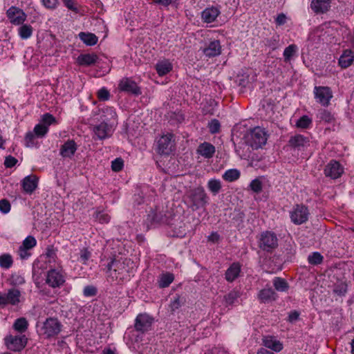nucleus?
Masks as SVG:
<instances>
[{"mask_svg": "<svg viewBox=\"0 0 354 354\" xmlns=\"http://www.w3.org/2000/svg\"><path fill=\"white\" fill-rule=\"evenodd\" d=\"M319 118L326 123H332L335 121L333 115L327 110H322L319 113Z\"/></svg>", "mask_w": 354, "mask_h": 354, "instance_id": "nucleus-42", "label": "nucleus"}, {"mask_svg": "<svg viewBox=\"0 0 354 354\" xmlns=\"http://www.w3.org/2000/svg\"><path fill=\"white\" fill-rule=\"evenodd\" d=\"M48 131V126H46L45 124L39 123L35 125L33 129V133L37 136L38 138H43L44 137L46 133Z\"/></svg>", "mask_w": 354, "mask_h": 354, "instance_id": "nucleus-39", "label": "nucleus"}, {"mask_svg": "<svg viewBox=\"0 0 354 354\" xmlns=\"http://www.w3.org/2000/svg\"><path fill=\"white\" fill-rule=\"evenodd\" d=\"M262 342L265 347L270 348L274 352H279L283 348V344L273 336H265L262 339Z\"/></svg>", "mask_w": 354, "mask_h": 354, "instance_id": "nucleus-19", "label": "nucleus"}, {"mask_svg": "<svg viewBox=\"0 0 354 354\" xmlns=\"http://www.w3.org/2000/svg\"><path fill=\"white\" fill-rule=\"evenodd\" d=\"M41 121L44 123L43 124L48 127L50 124L56 122V119L52 114L46 113L41 116Z\"/></svg>", "mask_w": 354, "mask_h": 354, "instance_id": "nucleus-50", "label": "nucleus"}, {"mask_svg": "<svg viewBox=\"0 0 354 354\" xmlns=\"http://www.w3.org/2000/svg\"><path fill=\"white\" fill-rule=\"evenodd\" d=\"M279 41V36L274 35L271 38L267 39L265 40V45L272 50H275L277 48Z\"/></svg>", "mask_w": 354, "mask_h": 354, "instance_id": "nucleus-44", "label": "nucleus"}, {"mask_svg": "<svg viewBox=\"0 0 354 354\" xmlns=\"http://www.w3.org/2000/svg\"><path fill=\"white\" fill-rule=\"evenodd\" d=\"M323 259V256L318 252H314L308 257V263L313 266L321 264Z\"/></svg>", "mask_w": 354, "mask_h": 354, "instance_id": "nucleus-38", "label": "nucleus"}, {"mask_svg": "<svg viewBox=\"0 0 354 354\" xmlns=\"http://www.w3.org/2000/svg\"><path fill=\"white\" fill-rule=\"evenodd\" d=\"M220 239V235L216 232H213L207 237V240L212 243H217Z\"/></svg>", "mask_w": 354, "mask_h": 354, "instance_id": "nucleus-64", "label": "nucleus"}, {"mask_svg": "<svg viewBox=\"0 0 354 354\" xmlns=\"http://www.w3.org/2000/svg\"><path fill=\"white\" fill-rule=\"evenodd\" d=\"M13 264V259L10 254L0 255V267L4 269H9Z\"/></svg>", "mask_w": 354, "mask_h": 354, "instance_id": "nucleus-36", "label": "nucleus"}, {"mask_svg": "<svg viewBox=\"0 0 354 354\" xmlns=\"http://www.w3.org/2000/svg\"><path fill=\"white\" fill-rule=\"evenodd\" d=\"M172 64L168 59L159 61L156 65V69L160 76H163L172 70Z\"/></svg>", "mask_w": 354, "mask_h": 354, "instance_id": "nucleus-26", "label": "nucleus"}, {"mask_svg": "<svg viewBox=\"0 0 354 354\" xmlns=\"http://www.w3.org/2000/svg\"><path fill=\"white\" fill-rule=\"evenodd\" d=\"M240 171L236 169L227 170L223 175V178L227 182H233L240 177Z\"/></svg>", "mask_w": 354, "mask_h": 354, "instance_id": "nucleus-34", "label": "nucleus"}, {"mask_svg": "<svg viewBox=\"0 0 354 354\" xmlns=\"http://www.w3.org/2000/svg\"><path fill=\"white\" fill-rule=\"evenodd\" d=\"M344 172V168L339 162L331 160L326 166L324 173L326 177L331 179L339 178Z\"/></svg>", "mask_w": 354, "mask_h": 354, "instance_id": "nucleus-12", "label": "nucleus"}, {"mask_svg": "<svg viewBox=\"0 0 354 354\" xmlns=\"http://www.w3.org/2000/svg\"><path fill=\"white\" fill-rule=\"evenodd\" d=\"M107 115H104V120H115L117 115L116 113L113 110L112 108H106L104 111Z\"/></svg>", "mask_w": 354, "mask_h": 354, "instance_id": "nucleus-57", "label": "nucleus"}, {"mask_svg": "<svg viewBox=\"0 0 354 354\" xmlns=\"http://www.w3.org/2000/svg\"><path fill=\"white\" fill-rule=\"evenodd\" d=\"M38 179L35 176H28L22 180V187L27 194H32L37 187Z\"/></svg>", "mask_w": 354, "mask_h": 354, "instance_id": "nucleus-23", "label": "nucleus"}, {"mask_svg": "<svg viewBox=\"0 0 354 354\" xmlns=\"http://www.w3.org/2000/svg\"><path fill=\"white\" fill-rule=\"evenodd\" d=\"M6 295L9 304L15 306L19 303L21 293L19 290L15 288H11L8 290V292Z\"/></svg>", "mask_w": 354, "mask_h": 354, "instance_id": "nucleus-29", "label": "nucleus"}, {"mask_svg": "<svg viewBox=\"0 0 354 354\" xmlns=\"http://www.w3.org/2000/svg\"><path fill=\"white\" fill-rule=\"evenodd\" d=\"M268 135L264 129L259 127L254 128L246 136V143L253 149H258L266 145Z\"/></svg>", "mask_w": 354, "mask_h": 354, "instance_id": "nucleus-3", "label": "nucleus"}, {"mask_svg": "<svg viewBox=\"0 0 354 354\" xmlns=\"http://www.w3.org/2000/svg\"><path fill=\"white\" fill-rule=\"evenodd\" d=\"M278 245V239L273 232L266 231L261 233L259 247L266 252H271Z\"/></svg>", "mask_w": 354, "mask_h": 354, "instance_id": "nucleus-7", "label": "nucleus"}, {"mask_svg": "<svg viewBox=\"0 0 354 354\" xmlns=\"http://www.w3.org/2000/svg\"><path fill=\"white\" fill-rule=\"evenodd\" d=\"M17 162V160L12 156H8L5 158L4 161V165L6 168H11L14 167Z\"/></svg>", "mask_w": 354, "mask_h": 354, "instance_id": "nucleus-61", "label": "nucleus"}, {"mask_svg": "<svg viewBox=\"0 0 354 354\" xmlns=\"http://www.w3.org/2000/svg\"><path fill=\"white\" fill-rule=\"evenodd\" d=\"M273 286L275 290L279 292H286L289 288L287 281L280 277H274L273 279Z\"/></svg>", "mask_w": 354, "mask_h": 354, "instance_id": "nucleus-33", "label": "nucleus"}, {"mask_svg": "<svg viewBox=\"0 0 354 354\" xmlns=\"http://www.w3.org/2000/svg\"><path fill=\"white\" fill-rule=\"evenodd\" d=\"M354 61V55L352 50H346L339 59V64L342 68L350 66Z\"/></svg>", "mask_w": 354, "mask_h": 354, "instance_id": "nucleus-25", "label": "nucleus"}, {"mask_svg": "<svg viewBox=\"0 0 354 354\" xmlns=\"http://www.w3.org/2000/svg\"><path fill=\"white\" fill-rule=\"evenodd\" d=\"M241 272V265L239 263H233L225 272V279L228 282L234 281Z\"/></svg>", "mask_w": 354, "mask_h": 354, "instance_id": "nucleus-24", "label": "nucleus"}, {"mask_svg": "<svg viewBox=\"0 0 354 354\" xmlns=\"http://www.w3.org/2000/svg\"><path fill=\"white\" fill-rule=\"evenodd\" d=\"M209 131L212 134H215L219 132L221 124L218 120L213 119L208 124Z\"/></svg>", "mask_w": 354, "mask_h": 354, "instance_id": "nucleus-47", "label": "nucleus"}, {"mask_svg": "<svg viewBox=\"0 0 354 354\" xmlns=\"http://www.w3.org/2000/svg\"><path fill=\"white\" fill-rule=\"evenodd\" d=\"M5 344L8 349L13 352H21L28 344V338L25 335H7Z\"/></svg>", "mask_w": 354, "mask_h": 354, "instance_id": "nucleus-5", "label": "nucleus"}, {"mask_svg": "<svg viewBox=\"0 0 354 354\" xmlns=\"http://www.w3.org/2000/svg\"><path fill=\"white\" fill-rule=\"evenodd\" d=\"M21 26L18 29L19 37L22 39H27L30 38L33 32L32 27L29 24H21Z\"/></svg>", "mask_w": 354, "mask_h": 354, "instance_id": "nucleus-31", "label": "nucleus"}, {"mask_svg": "<svg viewBox=\"0 0 354 354\" xmlns=\"http://www.w3.org/2000/svg\"><path fill=\"white\" fill-rule=\"evenodd\" d=\"M250 187L255 193H259L262 189V183L259 179H254L251 181Z\"/></svg>", "mask_w": 354, "mask_h": 354, "instance_id": "nucleus-53", "label": "nucleus"}, {"mask_svg": "<svg viewBox=\"0 0 354 354\" xmlns=\"http://www.w3.org/2000/svg\"><path fill=\"white\" fill-rule=\"evenodd\" d=\"M153 319L147 313L139 314L135 320L134 327L136 330L144 333L149 330Z\"/></svg>", "mask_w": 354, "mask_h": 354, "instance_id": "nucleus-14", "label": "nucleus"}, {"mask_svg": "<svg viewBox=\"0 0 354 354\" xmlns=\"http://www.w3.org/2000/svg\"><path fill=\"white\" fill-rule=\"evenodd\" d=\"M286 16L283 13L279 14L275 19V22L277 26H282L286 23Z\"/></svg>", "mask_w": 354, "mask_h": 354, "instance_id": "nucleus-63", "label": "nucleus"}, {"mask_svg": "<svg viewBox=\"0 0 354 354\" xmlns=\"http://www.w3.org/2000/svg\"><path fill=\"white\" fill-rule=\"evenodd\" d=\"M175 149L174 135L171 133L162 135L157 140V153L169 156Z\"/></svg>", "mask_w": 354, "mask_h": 354, "instance_id": "nucleus-4", "label": "nucleus"}, {"mask_svg": "<svg viewBox=\"0 0 354 354\" xmlns=\"http://www.w3.org/2000/svg\"><path fill=\"white\" fill-rule=\"evenodd\" d=\"M118 88L123 92L133 95H139L141 94L140 88L138 84L130 78H123L120 81Z\"/></svg>", "mask_w": 354, "mask_h": 354, "instance_id": "nucleus-13", "label": "nucleus"}, {"mask_svg": "<svg viewBox=\"0 0 354 354\" xmlns=\"http://www.w3.org/2000/svg\"><path fill=\"white\" fill-rule=\"evenodd\" d=\"M309 215L308 207L303 204L295 205L290 212V220L295 225L305 223L308 220Z\"/></svg>", "mask_w": 354, "mask_h": 354, "instance_id": "nucleus-6", "label": "nucleus"}, {"mask_svg": "<svg viewBox=\"0 0 354 354\" xmlns=\"http://www.w3.org/2000/svg\"><path fill=\"white\" fill-rule=\"evenodd\" d=\"M98 59L95 54H83L77 57V62L81 66H91L94 64Z\"/></svg>", "mask_w": 354, "mask_h": 354, "instance_id": "nucleus-27", "label": "nucleus"}, {"mask_svg": "<svg viewBox=\"0 0 354 354\" xmlns=\"http://www.w3.org/2000/svg\"><path fill=\"white\" fill-rule=\"evenodd\" d=\"M215 151V147L207 142H204L200 144L196 149L197 153L205 158H210L213 157Z\"/></svg>", "mask_w": 354, "mask_h": 354, "instance_id": "nucleus-21", "label": "nucleus"}, {"mask_svg": "<svg viewBox=\"0 0 354 354\" xmlns=\"http://www.w3.org/2000/svg\"><path fill=\"white\" fill-rule=\"evenodd\" d=\"M93 132L97 139L104 140L111 136L113 130L111 126L103 122L93 127Z\"/></svg>", "mask_w": 354, "mask_h": 354, "instance_id": "nucleus-15", "label": "nucleus"}, {"mask_svg": "<svg viewBox=\"0 0 354 354\" xmlns=\"http://www.w3.org/2000/svg\"><path fill=\"white\" fill-rule=\"evenodd\" d=\"M10 203L7 199H1L0 200V212L3 214H7L10 210Z\"/></svg>", "mask_w": 354, "mask_h": 354, "instance_id": "nucleus-54", "label": "nucleus"}, {"mask_svg": "<svg viewBox=\"0 0 354 354\" xmlns=\"http://www.w3.org/2000/svg\"><path fill=\"white\" fill-rule=\"evenodd\" d=\"M207 187L212 193L216 195L221 189V183L217 179H210L207 183Z\"/></svg>", "mask_w": 354, "mask_h": 354, "instance_id": "nucleus-37", "label": "nucleus"}, {"mask_svg": "<svg viewBox=\"0 0 354 354\" xmlns=\"http://www.w3.org/2000/svg\"><path fill=\"white\" fill-rule=\"evenodd\" d=\"M110 93L105 88H102L97 92V97L100 100L106 101L109 99Z\"/></svg>", "mask_w": 354, "mask_h": 354, "instance_id": "nucleus-58", "label": "nucleus"}, {"mask_svg": "<svg viewBox=\"0 0 354 354\" xmlns=\"http://www.w3.org/2000/svg\"><path fill=\"white\" fill-rule=\"evenodd\" d=\"M77 149V145L73 140H68L61 146L59 153L63 158H72Z\"/></svg>", "mask_w": 354, "mask_h": 354, "instance_id": "nucleus-17", "label": "nucleus"}, {"mask_svg": "<svg viewBox=\"0 0 354 354\" xmlns=\"http://www.w3.org/2000/svg\"><path fill=\"white\" fill-rule=\"evenodd\" d=\"M174 279V277L171 273L167 272L162 274L158 282L160 288L168 287L173 282Z\"/></svg>", "mask_w": 354, "mask_h": 354, "instance_id": "nucleus-35", "label": "nucleus"}, {"mask_svg": "<svg viewBox=\"0 0 354 354\" xmlns=\"http://www.w3.org/2000/svg\"><path fill=\"white\" fill-rule=\"evenodd\" d=\"M62 329V324L56 318H47L43 323L41 331L46 338L53 337L57 335Z\"/></svg>", "mask_w": 354, "mask_h": 354, "instance_id": "nucleus-8", "label": "nucleus"}, {"mask_svg": "<svg viewBox=\"0 0 354 354\" xmlns=\"http://www.w3.org/2000/svg\"><path fill=\"white\" fill-rule=\"evenodd\" d=\"M239 297L240 293L237 290H233L230 291L225 296V300L227 305H232L237 301Z\"/></svg>", "mask_w": 354, "mask_h": 354, "instance_id": "nucleus-41", "label": "nucleus"}, {"mask_svg": "<svg viewBox=\"0 0 354 354\" xmlns=\"http://www.w3.org/2000/svg\"><path fill=\"white\" fill-rule=\"evenodd\" d=\"M152 2L156 4L161 5L164 7L172 5L175 8H177L179 4L178 0H152Z\"/></svg>", "mask_w": 354, "mask_h": 354, "instance_id": "nucleus-51", "label": "nucleus"}, {"mask_svg": "<svg viewBox=\"0 0 354 354\" xmlns=\"http://www.w3.org/2000/svg\"><path fill=\"white\" fill-rule=\"evenodd\" d=\"M58 0H42L44 6L49 10H55L58 6Z\"/></svg>", "mask_w": 354, "mask_h": 354, "instance_id": "nucleus-56", "label": "nucleus"}, {"mask_svg": "<svg viewBox=\"0 0 354 354\" xmlns=\"http://www.w3.org/2000/svg\"><path fill=\"white\" fill-rule=\"evenodd\" d=\"M36 239L32 236H28L24 239L22 245L21 246L25 248V249L30 250L34 248L36 245Z\"/></svg>", "mask_w": 354, "mask_h": 354, "instance_id": "nucleus-48", "label": "nucleus"}, {"mask_svg": "<svg viewBox=\"0 0 354 354\" xmlns=\"http://www.w3.org/2000/svg\"><path fill=\"white\" fill-rule=\"evenodd\" d=\"M107 280L115 283H121L129 277V269L125 261L112 259L106 266Z\"/></svg>", "mask_w": 354, "mask_h": 354, "instance_id": "nucleus-1", "label": "nucleus"}, {"mask_svg": "<svg viewBox=\"0 0 354 354\" xmlns=\"http://www.w3.org/2000/svg\"><path fill=\"white\" fill-rule=\"evenodd\" d=\"M297 50V46L295 44H290L286 47L283 51V57L285 62L290 60L292 57Z\"/></svg>", "mask_w": 354, "mask_h": 354, "instance_id": "nucleus-40", "label": "nucleus"}, {"mask_svg": "<svg viewBox=\"0 0 354 354\" xmlns=\"http://www.w3.org/2000/svg\"><path fill=\"white\" fill-rule=\"evenodd\" d=\"M37 136L32 131L26 133L25 136V145L27 147H32L36 145L35 139Z\"/></svg>", "mask_w": 354, "mask_h": 354, "instance_id": "nucleus-45", "label": "nucleus"}, {"mask_svg": "<svg viewBox=\"0 0 354 354\" xmlns=\"http://www.w3.org/2000/svg\"><path fill=\"white\" fill-rule=\"evenodd\" d=\"M330 8V0H313L310 3V8L316 13H325Z\"/></svg>", "mask_w": 354, "mask_h": 354, "instance_id": "nucleus-20", "label": "nucleus"}, {"mask_svg": "<svg viewBox=\"0 0 354 354\" xmlns=\"http://www.w3.org/2000/svg\"><path fill=\"white\" fill-rule=\"evenodd\" d=\"M221 12L217 7L212 6L205 8L201 13V17L204 22L212 23L214 22Z\"/></svg>", "mask_w": 354, "mask_h": 354, "instance_id": "nucleus-22", "label": "nucleus"}, {"mask_svg": "<svg viewBox=\"0 0 354 354\" xmlns=\"http://www.w3.org/2000/svg\"><path fill=\"white\" fill-rule=\"evenodd\" d=\"M203 53L206 57H214L221 53V46L218 40L209 42L208 46L203 49Z\"/></svg>", "mask_w": 354, "mask_h": 354, "instance_id": "nucleus-18", "label": "nucleus"}, {"mask_svg": "<svg viewBox=\"0 0 354 354\" xmlns=\"http://www.w3.org/2000/svg\"><path fill=\"white\" fill-rule=\"evenodd\" d=\"M124 167V160L121 158H117L111 162V169L113 171H120Z\"/></svg>", "mask_w": 354, "mask_h": 354, "instance_id": "nucleus-49", "label": "nucleus"}, {"mask_svg": "<svg viewBox=\"0 0 354 354\" xmlns=\"http://www.w3.org/2000/svg\"><path fill=\"white\" fill-rule=\"evenodd\" d=\"M80 39L87 46H93L97 42V37L93 33L80 32L79 34Z\"/></svg>", "mask_w": 354, "mask_h": 354, "instance_id": "nucleus-32", "label": "nucleus"}, {"mask_svg": "<svg viewBox=\"0 0 354 354\" xmlns=\"http://www.w3.org/2000/svg\"><path fill=\"white\" fill-rule=\"evenodd\" d=\"M90 257L91 252L88 250L87 248H83L80 250V259L82 263L86 264Z\"/></svg>", "mask_w": 354, "mask_h": 354, "instance_id": "nucleus-55", "label": "nucleus"}, {"mask_svg": "<svg viewBox=\"0 0 354 354\" xmlns=\"http://www.w3.org/2000/svg\"><path fill=\"white\" fill-rule=\"evenodd\" d=\"M110 218L109 215L104 212H98L96 214V219L101 223H108Z\"/></svg>", "mask_w": 354, "mask_h": 354, "instance_id": "nucleus-59", "label": "nucleus"}, {"mask_svg": "<svg viewBox=\"0 0 354 354\" xmlns=\"http://www.w3.org/2000/svg\"><path fill=\"white\" fill-rule=\"evenodd\" d=\"M333 292L339 296H344L347 292V284L343 281L336 283L334 286Z\"/></svg>", "mask_w": 354, "mask_h": 354, "instance_id": "nucleus-43", "label": "nucleus"}, {"mask_svg": "<svg viewBox=\"0 0 354 354\" xmlns=\"http://www.w3.org/2000/svg\"><path fill=\"white\" fill-rule=\"evenodd\" d=\"M257 297L261 303L266 304L275 301L277 295L271 287L267 286L259 292Z\"/></svg>", "mask_w": 354, "mask_h": 354, "instance_id": "nucleus-16", "label": "nucleus"}, {"mask_svg": "<svg viewBox=\"0 0 354 354\" xmlns=\"http://www.w3.org/2000/svg\"><path fill=\"white\" fill-rule=\"evenodd\" d=\"M312 123V120L307 115H303L297 122V127L299 128L306 129Z\"/></svg>", "mask_w": 354, "mask_h": 354, "instance_id": "nucleus-46", "label": "nucleus"}, {"mask_svg": "<svg viewBox=\"0 0 354 354\" xmlns=\"http://www.w3.org/2000/svg\"><path fill=\"white\" fill-rule=\"evenodd\" d=\"M182 301L180 299L179 297L174 298L173 301H171L169 307L172 312H175L182 306Z\"/></svg>", "mask_w": 354, "mask_h": 354, "instance_id": "nucleus-60", "label": "nucleus"}, {"mask_svg": "<svg viewBox=\"0 0 354 354\" xmlns=\"http://www.w3.org/2000/svg\"><path fill=\"white\" fill-rule=\"evenodd\" d=\"M308 139L300 134L292 136L289 140V144L294 148L304 147L308 143Z\"/></svg>", "mask_w": 354, "mask_h": 354, "instance_id": "nucleus-28", "label": "nucleus"}, {"mask_svg": "<svg viewBox=\"0 0 354 354\" xmlns=\"http://www.w3.org/2000/svg\"><path fill=\"white\" fill-rule=\"evenodd\" d=\"M28 322L25 317H20L17 319L12 325L14 330L20 333L26 332L28 329Z\"/></svg>", "mask_w": 354, "mask_h": 354, "instance_id": "nucleus-30", "label": "nucleus"}, {"mask_svg": "<svg viewBox=\"0 0 354 354\" xmlns=\"http://www.w3.org/2000/svg\"><path fill=\"white\" fill-rule=\"evenodd\" d=\"M83 292L86 297H93L97 294V289L94 286H87L84 288Z\"/></svg>", "mask_w": 354, "mask_h": 354, "instance_id": "nucleus-62", "label": "nucleus"}, {"mask_svg": "<svg viewBox=\"0 0 354 354\" xmlns=\"http://www.w3.org/2000/svg\"><path fill=\"white\" fill-rule=\"evenodd\" d=\"M315 97L324 106H328L333 97L331 89L328 86H315Z\"/></svg>", "mask_w": 354, "mask_h": 354, "instance_id": "nucleus-10", "label": "nucleus"}, {"mask_svg": "<svg viewBox=\"0 0 354 354\" xmlns=\"http://www.w3.org/2000/svg\"><path fill=\"white\" fill-rule=\"evenodd\" d=\"M65 282V276L62 270L50 269L47 272L46 283L51 288H59Z\"/></svg>", "mask_w": 354, "mask_h": 354, "instance_id": "nucleus-9", "label": "nucleus"}, {"mask_svg": "<svg viewBox=\"0 0 354 354\" xmlns=\"http://www.w3.org/2000/svg\"><path fill=\"white\" fill-rule=\"evenodd\" d=\"M64 6L70 10L78 13L80 10L77 3L74 0H65L63 1Z\"/></svg>", "mask_w": 354, "mask_h": 354, "instance_id": "nucleus-52", "label": "nucleus"}, {"mask_svg": "<svg viewBox=\"0 0 354 354\" xmlns=\"http://www.w3.org/2000/svg\"><path fill=\"white\" fill-rule=\"evenodd\" d=\"M189 207L196 211L206 205L208 201V197L205 189L198 187L190 190L187 195Z\"/></svg>", "mask_w": 354, "mask_h": 354, "instance_id": "nucleus-2", "label": "nucleus"}, {"mask_svg": "<svg viewBox=\"0 0 354 354\" xmlns=\"http://www.w3.org/2000/svg\"><path fill=\"white\" fill-rule=\"evenodd\" d=\"M6 15L10 22L16 26L24 24L27 17L23 10L15 6H11L7 10Z\"/></svg>", "mask_w": 354, "mask_h": 354, "instance_id": "nucleus-11", "label": "nucleus"}]
</instances>
